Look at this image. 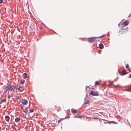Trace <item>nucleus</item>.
<instances>
[{"instance_id": "6e6552de", "label": "nucleus", "mask_w": 131, "mask_h": 131, "mask_svg": "<svg viewBox=\"0 0 131 131\" xmlns=\"http://www.w3.org/2000/svg\"><path fill=\"white\" fill-rule=\"evenodd\" d=\"M5 120L7 122H8L9 120V117L8 116H6L5 117Z\"/></svg>"}, {"instance_id": "1a4fd4ad", "label": "nucleus", "mask_w": 131, "mask_h": 131, "mask_svg": "<svg viewBox=\"0 0 131 131\" xmlns=\"http://www.w3.org/2000/svg\"><path fill=\"white\" fill-rule=\"evenodd\" d=\"M71 112L73 113H76L77 112V110L73 108H72L71 110Z\"/></svg>"}, {"instance_id": "f257e3e1", "label": "nucleus", "mask_w": 131, "mask_h": 131, "mask_svg": "<svg viewBox=\"0 0 131 131\" xmlns=\"http://www.w3.org/2000/svg\"><path fill=\"white\" fill-rule=\"evenodd\" d=\"M17 87H16L15 85L9 84L4 88V89L6 90L5 92L6 93L7 91L10 90H12L14 92H17Z\"/></svg>"}, {"instance_id": "f3484780", "label": "nucleus", "mask_w": 131, "mask_h": 131, "mask_svg": "<svg viewBox=\"0 0 131 131\" xmlns=\"http://www.w3.org/2000/svg\"><path fill=\"white\" fill-rule=\"evenodd\" d=\"M25 110H23V111L24 112H25V113H26V112L28 111V110H26V108L25 109Z\"/></svg>"}, {"instance_id": "20e7f679", "label": "nucleus", "mask_w": 131, "mask_h": 131, "mask_svg": "<svg viewBox=\"0 0 131 131\" xmlns=\"http://www.w3.org/2000/svg\"><path fill=\"white\" fill-rule=\"evenodd\" d=\"M90 94L93 96H98L99 95L97 91H92L90 92Z\"/></svg>"}, {"instance_id": "dca6fc26", "label": "nucleus", "mask_w": 131, "mask_h": 131, "mask_svg": "<svg viewBox=\"0 0 131 131\" xmlns=\"http://www.w3.org/2000/svg\"><path fill=\"white\" fill-rule=\"evenodd\" d=\"M25 82V80H23V81H20V83L21 84H23L24 83V82Z\"/></svg>"}, {"instance_id": "2eb2a0df", "label": "nucleus", "mask_w": 131, "mask_h": 131, "mask_svg": "<svg viewBox=\"0 0 131 131\" xmlns=\"http://www.w3.org/2000/svg\"><path fill=\"white\" fill-rule=\"evenodd\" d=\"M126 74H127V73H126V72L125 71L124 72L122 73V75H125Z\"/></svg>"}, {"instance_id": "393cba45", "label": "nucleus", "mask_w": 131, "mask_h": 131, "mask_svg": "<svg viewBox=\"0 0 131 131\" xmlns=\"http://www.w3.org/2000/svg\"><path fill=\"white\" fill-rule=\"evenodd\" d=\"M23 75H24L25 76V75H27V74L26 73H24L23 74Z\"/></svg>"}, {"instance_id": "9b49d317", "label": "nucleus", "mask_w": 131, "mask_h": 131, "mask_svg": "<svg viewBox=\"0 0 131 131\" xmlns=\"http://www.w3.org/2000/svg\"><path fill=\"white\" fill-rule=\"evenodd\" d=\"M6 99H2L1 100V101L2 102H4L5 103L6 102Z\"/></svg>"}, {"instance_id": "4be33fe9", "label": "nucleus", "mask_w": 131, "mask_h": 131, "mask_svg": "<svg viewBox=\"0 0 131 131\" xmlns=\"http://www.w3.org/2000/svg\"><path fill=\"white\" fill-rule=\"evenodd\" d=\"M18 91H22V90L21 89H20V88H19L18 89Z\"/></svg>"}, {"instance_id": "39448f33", "label": "nucleus", "mask_w": 131, "mask_h": 131, "mask_svg": "<svg viewBox=\"0 0 131 131\" xmlns=\"http://www.w3.org/2000/svg\"><path fill=\"white\" fill-rule=\"evenodd\" d=\"M129 23V21L128 20H126L124 21L122 23V25L124 27H125Z\"/></svg>"}, {"instance_id": "4468645a", "label": "nucleus", "mask_w": 131, "mask_h": 131, "mask_svg": "<svg viewBox=\"0 0 131 131\" xmlns=\"http://www.w3.org/2000/svg\"><path fill=\"white\" fill-rule=\"evenodd\" d=\"M95 85H99V83L98 81H96L95 82Z\"/></svg>"}, {"instance_id": "a878e982", "label": "nucleus", "mask_w": 131, "mask_h": 131, "mask_svg": "<svg viewBox=\"0 0 131 131\" xmlns=\"http://www.w3.org/2000/svg\"><path fill=\"white\" fill-rule=\"evenodd\" d=\"M12 97L11 95H8V97L9 99L11 97Z\"/></svg>"}, {"instance_id": "a211bd4d", "label": "nucleus", "mask_w": 131, "mask_h": 131, "mask_svg": "<svg viewBox=\"0 0 131 131\" xmlns=\"http://www.w3.org/2000/svg\"><path fill=\"white\" fill-rule=\"evenodd\" d=\"M125 67L126 68H128L129 66H128V64H126V66H125Z\"/></svg>"}, {"instance_id": "c85d7f7f", "label": "nucleus", "mask_w": 131, "mask_h": 131, "mask_svg": "<svg viewBox=\"0 0 131 131\" xmlns=\"http://www.w3.org/2000/svg\"><path fill=\"white\" fill-rule=\"evenodd\" d=\"M98 38L96 39V41H99V40L98 39Z\"/></svg>"}, {"instance_id": "e433bc0d", "label": "nucleus", "mask_w": 131, "mask_h": 131, "mask_svg": "<svg viewBox=\"0 0 131 131\" xmlns=\"http://www.w3.org/2000/svg\"><path fill=\"white\" fill-rule=\"evenodd\" d=\"M126 32V31H124V32Z\"/></svg>"}, {"instance_id": "f03ea898", "label": "nucleus", "mask_w": 131, "mask_h": 131, "mask_svg": "<svg viewBox=\"0 0 131 131\" xmlns=\"http://www.w3.org/2000/svg\"><path fill=\"white\" fill-rule=\"evenodd\" d=\"M29 29L30 30H35L36 26L33 23L29 24Z\"/></svg>"}, {"instance_id": "ddd939ff", "label": "nucleus", "mask_w": 131, "mask_h": 131, "mask_svg": "<svg viewBox=\"0 0 131 131\" xmlns=\"http://www.w3.org/2000/svg\"><path fill=\"white\" fill-rule=\"evenodd\" d=\"M86 99V97H85L84 99V103L85 104H87L88 103L87 102L85 101V100Z\"/></svg>"}, {"instance_id": "6ab92c4d", "label": "nucleus", "mask_w": 131, "mask_h": 131, "mask_svg": "<svg viewBox=\"0 0 131 131\" xmlns=\"http://www.w3.org/2000/svg\"><path fill=\"white\" fill-rule=\"evenodd\" d=\"M29 111H30V112L32 113L34 111V110L32 109V110L29 109Z\"/></svg>"}, {"instance_id": "bb28decb", "label": "nucleus", "mask_w": 131, "mask_h": 131, "mask_svg": "<svg viewBox=\"0 0 131 131\" xmlns=\"http://www.w3.org/2000/svg\"><path fill=\"white\" fill-rule=\"evenodd\" d=\"M2 0H0V4L2 3L3 2Z\"/></svg>"}, {"instance_id": "2f4dec72", "label": "nucleus", "mask_w": 131, "mask_h": 131, "mask_svg": "<svg viewBox=\"0 0 131 131\" xmlns=\"http://www.w3.org/2000/svg\"><path fill=\"white\" fill-rule=\"evenodd\" d=\"M21 87L22 88V86H19V88H20H20H21Z\"/></svg>"}, {"instance_id": "c756f323", "label": "nucleus", "mask_w": 131, "mask_h": 131, "mask_svg": "<svg viewBox=\"0 0 131 131\" xmlns=\"http://www.w3.org/2000/svg\"><path fill=\"white\" fill-rule=\"evenodd\" d=\"M27 128V126H26L25 128V129H26Z\"/></svg>"}, {"instance_id": "473e14b6", "label": "nucleus", "mask_w": 131, "mask_h": 131, "mask_svg": "<svg viewBox=\"0 0 131 131\" xmlns=\"http://www.w3.org/2000/svg\"><path fill=\"white\" fill-rule=\"evenodd\" d=\"M127 91H130L129 90H127Z\"/></svg>"}, {"instance_id": "7ed1b4c3", "label": "nucleus", "mask_w": 131, "mask_h": 131, "mask_svg": "<svg viewBox=\"0 0 131 131\" xmlns=\"http://www.w3.org/2000/svg\"><path fill=\"white\" fill-rule=\"evenodd\" d=\"M97 38V37H93L87 38V40L88 42L92 43L95 41L96 39Z\"/></svg>"}, {"instance_id": "cd10ccee", "label": "nucleus", "mask_w": 131, "mask_h": 131, "mask_svg": "<svg viewBox=\"0 0 131 131\" xmlns=\"http://www.w3.org/2000/svg\"><path fill=\"white\" fill-rule=\"evenodd\" d=\"M125 29L126 30L128 31V28H127V27H126V28H125Z\"/></svg>"}, {"instance_id": "412c9836", "label": "nucleus", "mask_w": 131, "mask_h": 131, "mask_svg": "<svg viewBox=\"0 0 131 131\" xmlns=\"http://www.w3.org/2000/svg\"><path fill=\"white\" fill-rule=\"evenodd\" d=\"M12 128H13V129L14 130H15L16 129V128L13 126H12Z\"/></svg>"}, {"instance_id": "5701e85b", "label": "nucleus", "mask_w": 131, "mask_h": 131, "mask_svg": "<svg viewBox=\"0 0 131 131\" xmlns=\"http://www.w3.org/2000/svg\"><path fill=\"white\" fill-rule=\"evenodd\" d=\"M27 75H25V76L24 77V79H26V78H27Z\"/></svg>"}, {"instance_id": "0eeeda50", "label": "nucleus", "mask_w": 131, "mask_h": 131, "mask_svg": "<svg viewBox=\"0 0 131 131\" xmlns=\"http://www.w3.org/2000/svg\"><path fill=\"white\" fill-rule=\"evenodd\" d=\"M99 47L100 49H102L104 48V46L102 43H100L99 44Z\"/></svg>"}, {"instance_id": "f8f14e48", "label": "nucleus", "mask_w": 131, "mask_h": 131, "mask_svg": "<svg viewBox=\"0 0 131 131\" xmlns=\"http://www.w3.org/2000/svg\"><path fill=\"white\" fill-rule=\"evenodd\" d=\"M105 36V35H102V36H99V37H97V38H103V37H104V36Z\"/></svg>"}, {"instance_id": "9d476101", "label": "nucleus", "mask_w": 131, "mask_h": 131, "mask_svg": "<svg viewBox=\"0 0 131 131\" xmlns=\"http://www.w3.org/2000/svg\"><path fill=\"white\" fill-rule=\"evenodd\" d=\"M20 119L18 117L16 118L15 119V121L16 122H18L20 120Z\"/></svg>"}, {"instance_id": "423d86ee", "label": "nucleus", "mask_w": 131, "mask_h": 131, "mask_svg": "<svg viewBox=\"0 0 131 131\" xmlns=\"http://www.w3.org/2000/svg\"><path fill=\"white\" fill-rule=\"evenodd\" d=\"M28 103V101L24 99L22 101V104L24 105H26Z\"/></svg>"}, {"instance_id": "c9c22d12", "label": "nucleus", "mask_w": 131, "mask_h": 131, "mask_svg": "<svg viewBox=\"0 0 131 131\" xmlns=\"http://www.w3.org/2000/svg\"><path fill=\"white\" fill-rule=\"evenodd\" d=\"M14 126H16V125H14Z\"/></svg>"}, {"instance_id": "aec40b11", "label": "nucleus", "mask_w": 131, "mask_h": 131, "mask_svg": "<svg viewBox=\"0 0 131 131\" xmlns=\"http://www.w3.org/2000/svg\"><path fill=\"white\" fill-rule=\"evenodd\" d=\"M16 99H19V96H16Z\"/></svg>"}, {"instance_id": "f704fd0d", "label": "nucleus", "mask_w": 131, "mask_h": 131, "mask_svg": "<svg viewBox=\"0 0 131 131\" xmlns=\"http://www.w3.org/2000/svg\"><path fill=\"white\" fill-rule=\"evenodd\" d=\"M1 127H0V129H1Z\"/></svg>"}, {"instance_id": "7c9ffc66", "label": "nucleus", "mask_w": 131, "mask_h": 131, "mask_svg": "<svg viewBox=\"0 0 131 131\" xmlns=\"http://www.w3.org/2000/svg\"><path fill=\"white\" fill-rule=\"evenodd\" d=\"M39 29L40 30H41V29H41V27H40L39 28Z\"/></svg>"}, {"instance_id": "72a5a7b5", "label": "nucleus", "mask_w": 131, "mask_h": 131, "mask_svg": "<svg viewBox=\"0 0 131 131\" xmlns=\"http://www.w3.org/2000/svg\"><path fill=\"white\" fill-rule=\"evenodd\" d=\"M1 13V10H0V13Z\"/></svg>"}, {"instance_id": "b1692460", "label": "nucleus", "mask_w": 131, "mask_h": 131, "mask_svg": "<svg viewBox=\"0 0 131 131\" xmlns=\"http://www.w3.org/2000/svg\"><path fill=\"white\" fill-rule=\"evenodd\" d=\"M128 78H131V74H130L129 76L128 77Z\"/></svg>"}]
</instances>
